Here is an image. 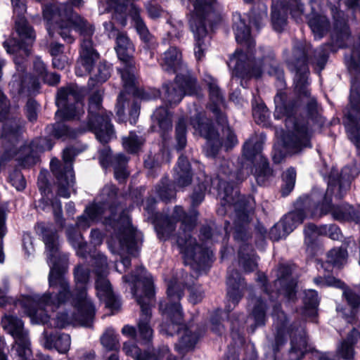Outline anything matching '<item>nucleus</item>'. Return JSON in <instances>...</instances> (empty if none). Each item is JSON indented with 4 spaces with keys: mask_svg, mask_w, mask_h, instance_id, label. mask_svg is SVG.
Masks as SVG:
<instances>
[{
    "mask_svg": "<svg viewBox=\"0 0 360 360\" xmlns=\"http://www.w3.org/2000/svg\"><path fill=\"white\" fill-rule=\"evenodd\" d=\"M43 241L46 246L47 262L51 268L49 275V286L58 288V292L55 297L50 293H44L41 296L34 295L32 297L25 299L22 303L27 308V315L33 319H35L37 323L45 324L49 322L51 327L62 328L75 322L85 327L91 326L95 314L89 320L88 306L76 299L74 304L77 311V314L70 316L67 313H60L56 318L51 319L46 314L49 309L54 311L60 304L68 300L71 296V292L67 279L58 267L57 261L60 254L57 233L51 230H45L43 233Z\"/></svg>",
    "mask_w": 360,
    "mask_h": 360,
    "instance_id": "f257e3e1",
    "label": "nucleus"
},
{
    "mask_svg": "<svg viewBox=\"0 0 360 360\" xmlns=\"http://www.w3.org/2000/svg\"><path fill=\"white\" fill-rule=\"evenodd\" d=\"M44 19L46 21L49 35L53 37L58 33L68 43L74 41L71 30L74 27L82 36L80 59L76 68V74L82 76L89 73L94 63L98 58V53L93 48L91 37L94 34L91 25L73 13L72 7L68 4L46 5L43 8Z\"/></svg>",
    "mask_w": 360,
    "mask_h": 360,
    "instance_id": "f03ea898",
    "label": "nucleus"
},
{
    "mask_svg": "<svg viewBox=\"0 0 360 360\" xmlns=\"http://www.w3.org/2000/svg\"><path fill=\"white\" fill-rule=\"evenodd\" d=\"M117 196V188L113 185H106L101 191V201L86 207L84 213L77 218V226L83 230L87 229L94 221L99 220L108 207L112 215L110 220L114 229L115 238L117 245L125 250L129 254L136 256L139 251V245L136 241V231L131 226L129 217L122 213L119 219L115 220L112 204ZM115 245L109 242V248L115 252Z\"/></svg>",
    "mask_w": 360,
    "mask_h": 360,
    "instance_id": "7ed1b4c3",
    "label": "nucleus"
},
{
    "mask_svg": "<svg viewBox=\"0 0 360 360\" xmlns=\"http://www.w3.org/2000/svg\"><path fill=\"white\" fill-rule=\"evenodd\" d=\"M352 176L350 169L344 167L338 179L330 176L328 186L326 190L323 202L320 210L314 207V211L311 212V218L321 217L330 213L333 219L340 221H353L356 223L360 221V209H354L348 204L333 206L331 204L332 198L341 199L350 186Z\"/></svg>",
    "mask_w": 360,
    "mask_h": 360,
    "instance_id": "20e7f679",
    "label": "nucleus"
},
{
    "mask_svg": "<svg viewBox=\"0 0 360 360\" xmlns=\"http://www.w3.org/2000/svg\"><path fill=\"white\" fill-rule=\"evenodd\" d=\"M21 125L15 120L7 121L4 127L1 141L4 148L2 160L6 161L18 155V160L25 167L35 165L38 161L37 152L51 150L49 141L45 139L32 141L28 146L21 147L17 152V145L20 142Z\"/></svg>",
    "mask_w": 360,
    "mask_h": 360,
    "instance_id": "39448f33",
    "label": "nucleus"
},
{
    "mask_svg": "<svg viewBox=\"0 0 360 360\" xmlns=\"http://www.w3.org/2000/svg\"><path fill=\"white\" fill-rule=\"evenodd\" d=\"M274 117L276 119L286 117L285 120L287 128L286 134L283 138L285 147L291 153L300 152L303 148L309 147L310 134L306 122L293 116L294 105L286 103V96L278 94L274 98Z\"/></svg>",
    "mask_w": 360,
    "mask_h": 360,
    "instance_id": "423d86ee",
    "label": "nucleus"
},
{
    "mask_svg": "<svg viewBox=\"0 0 360 360\" xmlns=\"http://www.w3.org/2000/svg\"><path fill=\"white\" fill-rule=\"evenodd\" d=\"M122 279L126 283H135L131 291L141 307L139 333L142 339L149 341L153 336V329L149 324L151 318L150 305L155 297L153 278L144 267L141 266L136 270L131 278L124 276Z\"/></svg>",
    "mask_w": 360,
    "mask_h": 360,
    "instance_id": "0eeeda50",
    "label": "nucleus"
},
{
    "mask_svg": "<svg viewBox=\"0 0 360 360\" xmlns=\"http://www.w3.org/2000/svg\"><path fill=\"white\" fill-rule=\"evenodd\" d=\"M293 55L296 66L295 89L302 96V101L307 104L309 110L313 112L316 108V102L314 98H309L310 94L307 88L308 69L306 63L311 58V62L321 70L326 63L327 56L322 49L312 51L310 45L303 42H299L295 46Z\"/></svg>",
    "mask_w": 360,
    "mask_h": 360,
    "instance_id": "6e6552de",
    "label": "nucleus"
},
{
    "mask_svg": "<svg viewBox=\"0 0 360 360\" xmlns=\"http://www.w3.org/2000/svg\"><path fill=\"white\" fill-rule=\"evenodd\" d=\"M194 6V13L190 20L191 29L194 34L195 56L198 60L204 57V51L210 44L205 22L212 26V18L216 14L212 11L211 4L214 0H189Z\"/></svg>",
    "mask_w": 360,
    "mask_h": 360,
    "instance_id": "1a4fd4ad",
    "label": "nucleus"
},
{
    "mask_svg": "<svg viewBox=\"0 0 360 360\" xmlns=\"http://www.w3.org/2000/svg\"><path fill=\"white\" fill-rule=\"evenodd\" d=\"M116 39V51L122 62V67L118 69L124 89L131 91L134 95L144 99H149V96L142 89L136 87V67L132 58L134 46L129 39L123 33H118Z\"/></svg>",
    "mask_w": 360,
    "mask_h": 360,
    "instance_id": "9d476101",
    "label": "nucleus"
},
{
    "mask_svg": "<svg viewBox=\"0 0 360 360\" xmlns=\"http://www.w3.org/2000/svg\"><path fill=\"white\" fill-rule=\"evenodd\" d=\"M14 13L18 15L15 21V30L20 40L11 37L3 43V46L6 52L14 54L22 52L28 56L31 52V46L35 41V33L33 29L27 24L24 18L26 12V6L23 0H11Z\"/></svg>",
    "mask_w": 360,
    "mask_h": 360,
    "instance_id": "9b49d317",
    "label": "nucleus"
},
{
    "mask_svg": "<svg viewBox=\"0 0 360 360\" xmlns=\"http://www.w3.org/2000/svg\"><path fill=\"white\" fill-rule=\"evenodd\" d=\"M192 124L195 129L207 139L205 152L208 157H215L222 146H224L226 150H228L234 147L238 143L235 134L229 127L224 129L223 134L225 136V139L223 142H221L217 132L212 126L211 121L205 117L197 116L193 120Z\"/></svg>",
    "mask_w": 360,
    "mask_h": 360,
    "instance_id": "f8f14e48",
    "label": "nucleus"
},
{
    "mask_svg": "<svg viewBox=\"0 0 360 360\" xmlns=\"http://www.w3.org/2000/svg\"><path fill=\"white\" fill-rule=\"evenodd\" d=\"M167 294L168 302L159 304V309L166 319V322L161 325V330L173 336L180 331V286L177 278L168 281Z\"/></svg>",
    "mask_w": 360,
    "mask_h": 360,
    "instance_id": "ddd939ff",
    "label": "nucleus"
},
{
    "mask_svg": "<svg viewBox=\"0 0 360 360\" xmlns=\"http://www.w3.org/2000/svg\"><path fill=\"white\" fill-rule=\"evenodd\" d=\"M102 92L96 91L89 98L87 127L94 131L101 143H107L113 134L110 124V112H107L101 106Z\"/></svg>",
    "mask_w": 360,
    "mask_h": 360,
    "instance_id": "4468645a",
    "label": "nucleus"
},
{
    "mask_svg": "<svg viewBox=\"0 0 360 360\" xmlns=\"http://www.w3.org/2000/svg\"><path fill=\"white\" fill-rule=\"evenodd\" d=\"M75 155L74 149L68 148L63 150V165L56 158H53L51 160V170L56 178L57 195L60 197L68 198L70 196V188L75 184V175L72 165Z\"/></svg>",
    "mask_w": 360,
    "mask_h": 360,
    "instance_id": "2eb2a0df",
    "label": "nucleus"
},
{
    "mask_svg": "<svg viewBox=\"0 0 360 360\" xmlns=\"http://www.w3.org/2000/svg\"><path fill=\"white\" fill-rule=\"evenodd\" d=\"M252 48L247 49L245 52L237 50L230 58L228 65L233 75L243 79L258 78L261 76L262 70L260 65L264 58H260L258 52H256L257 56H255Z\"/></svg>",
    "mask_w": 360,
    "mask_h": 360,
    "instance_id": "dca6fc26",
    "label": "nucleus"
},
{
    "mask_svg": "<svg viewBox=\"0 0 360 360\" xmlns=\"http://www.w3.org/2000/svg\"><path fill=\"white\" fill-rule=\"evenodd\" d=\"M344 113L348 136L360 154V82L352 81L349 103Z\"/></svg>",
    "mask_w": 360,
    "mask_h": 360,
    "instance_id": "f3484780",
    "label": "nucleus"
},
{
    "mask_svg": "<svg viewBox=\"0 0 360 360\" xmlns=\"http://www.w3.org/2000/svg\"><path fill=\"white\" fill-rule=\"evenodd\" d=\"M92 262L96 275L95 285L98 297L101 300L105 302L107 307L118 309L120 302L113 293L109 280L106 278L108 274L106 257L103 254L98 253L93 257Z\"/></svg>",
    "mask_w": 360,
    "mask_h": 360,
    "instance_id": "a211bd4d",
    "label": "nucleus"
},
{
    "mask_svg": "<svg viewBox=\"0 0 360 360\" xmlns=\"http://www.w3.org/2000/svg\"><path fill=\"white\" fill-rule=\"evenodd\" d=\"M1 325L15 340L13 347H15L18 360H28L31 354L30 342L23 322L17 316L6 315L1 319Z\"/></svg>",
    "mask_w": 360,
    "mask_h": 360,
    "instance_id": "6ab92c4d",
    "label": "nucleus"
},
{
    "mask_svg": "<svg viewBox=\"0 0 360 360\" xmlns=\"http://www.w3.org/2000/svg\"><path fill=\"white\" fill-rule=\"evenodd\" d=\"M56 104L58 114L67 120L78 119L84 112L82 96L77 88L72 86L60 88L57 94Z\"/></svg>",
    "mask_w": 360,
    "mask_h": 360,
    "instance_id": "aec40b11",
    "label": "nucleus"
},
{
    "mask_svg": "<svg viewBox=\"0 0 360 360\" xmlns=\"http://www.w3.org/2000/svg\"><path fill=\"white\" fill-rule=\"evenodd\" d=\"M262 143L257 138H251L243 146V156L251 161L255 167V175L259 184H263L273 175L266 159L262 154Z\"/></svg>",
    "mask_w": 360,
    "mask_h": 360,
    "instance_id": "412c9836",
    "label": "nucleus"
},
{
    "mask_svg": "<svg viewBox=\"0 0 360 360\" xmlns=\"http://www.w3.org/2000/svg\"><path fill=\"white\" fill-rule=\"evenodd\" d=\"M302 203L304 204L302 209H297L295 211L291 212L286 214L280 221L276 223L272 227V235L275 238H278L280 235H276V229H283V235H288L299 224H302L303 221L308 217H311V212L314 211L315 204L310 203V199L308 197L300 199L297 202V207Z\"/></svg>",
    "mask_w": 360,
    "mask_h": 360,
    "instance_id": "4be33fe9",
    "label": "nucleus"
},
{
    "mask_svg": "<svg viewBox=\"0 0 360 360\" xmlns=\"http://www.w3.org/2000/svg\"><path fill=\"white\" fill-rule=\"evenodd\" d=\"M208 257V252L198 245L193 238H188L181 244V259L185 265H189L193 269H200L207 261Z\"/></svg>",
    "mask_w": 360,
    "mask_h": 360,
    "instance_id": "5701e85b",
    "label": "nucleus"
},
{
    "mask_svg": "<svg viewBox=\"0 0 360 360\" xmlns=\"http://www.w3.org/2000/svg\"><path fill=\"white\" fill-rule=\"evenodd\" d=\"M99 160L103 167L111 165L114 168L115 177L119 181H124L129 176V172L127 169L128 158L123 154L119 153L111 155L109 148H104L99 153Z\"/></svg>",
    "mask_w": 360,
    "mask_h": 360,
    "instance_id": "b1692460",
    "label": "nucleus"
},
{
    "mask_svg": "<svg viewBox=\"0 0 360 360\" xmlns=\"http://www.w3.org/2000/svg\"><path fill=\"white\" fill-rule=\"evenodd\" d=\"M90 270L89 267L78 265L74 269V278L78 291L75 299L78 300L88 306L87 319L89 320L95 314V307L86 292V285L89 280Z\"/></svg>",
    "mask_w": 360,
    "mask_h": 360,
    "instance_id": "393cba45",
    "label": "nucleus"
},
{
    "mask_svg": "<svg viewBox=\"0 0 360 360\" xmlns=\"http://www.w3.org/2000/svg\"><path fill=\"white\" fill-rule=\"evenodd\" d=\"M136 87L139 89H142L144 92H146L150 97V99L152 98V96L150 95L149 93L146 92L144 89L142 88H139L138 86V80L136 79ZM123 88H124L123 86ZM124 91H122L118 96L117 98V103L116 105L117 108V115L121 118L124 115L125 112V108H129V121L131 124H135L136 122V120L138 119L139 115V110H140V105L135 101H133L132 102H130L129 98H128L127 94H132L134 96L138 98L137 96L134 95L131 91H129L124 89ZM139 98L142 99V98L139 97ZM143 100H145L143 98Z\"/></svg>",
    "mask_w": 360,
    "mask_h": 360,
    "instance_id": "a878e982",
    "label": "nucleus"
},
{
    "mask_svg": "<svg viewBox=\"0 0 360 360\" xmlns=\"http://www.w3.org/2000/svg\"><path fill=\"white\" fill-rule=\"evenodd\" d=\"M291 337L290 348L288 352V360H300L304 353L309 350L304 329L302 327L290 330Z\"/></svg>",
    "mask_w": 360,
    "mask_h": 360,
    "instance_id": "bb28decb",
    "label": "nucleus"
},
{
    "mask_svg": "<svg viewBox=\"0 0 360 360\" xmlns=\"http://www.w3.org/2000/svg\"><path fill=\"white\" fill-rule=\"evenodd\" d=\"M37 184L41 193L44 195L41 203L44 205L43 209L45 210L46 207H51L52 208L54 217L58 221L63 219V210L60 200L57 198L54 197L50 198L48 196L49 193V187L48 180L46 176V174L41 172L38 177Z\"/></svg>",
    "mask_w": 360,
    "mask_h": 360,
    "instance_id": "cd10ccee",
    "label": "nucleus"
},
{
    "mask_svg": "<svg viewBox=\"0 0 360 360\" xmlns=\"http://www.w3.org/2000/svg\"><path fill=\"white\" fill-rule=\"evenodd\" d=\"M331 12L334 19L332 38L338 46L342 47L345 45V41L349 39L350 32L343 12L335 7L331 8Z\"/></svg>",
    "mask_w": 360,
    "mask_h": 360,
    "instance_id": "c85d7f7f",
    "label": "nucleus"
},
{
    "mask_svg": "<svg viewBox=\"0 0 360 360\" xmlns=\"http://www.w3.org/2000/svg\"><path fill=\"white\" fill-rule=\"evenodd\" d=\"M41 342L46 349H56L58 352L65 354L70 347L71 340L68 334L53 333L44 330L42 334Z\"/></svg>",
    "mask_w": 360,
    "mask_h": 360,
    "instance_id": "c756f323",
    "label": "nucleus"
},
{
    "mask_svg": "<svg viewBox=\"0 0 360 360\" xmlns=\"http://www.w3.org/2000/svg\"><path fill=\"white\" fill-rule=\"evenodd\" d=\"M310 0L311 13L309 16V25L315 37L321 38L328 30L329 22L326 18L319 13V0Z\"/></svg>",
    "mask_w": 360,
    "mask_h": 360,
    "instance_id": "7c9ffc66",
    "label": "nucleus"
},
{
    "mask_svg": "<svg viewBox=\"0 0 360 360\" xmlns=\"http://www.w3.org/2000/svg\"><path fill=\"white\" fill-rule=\"evenodd\" d=\"M210 90V98L212 103L210 105V109L214 114L217 122L222 125L226 124V116L220 112L219 108L224 103L223 96L220 91L219 88L216 84L215 81L210 79L208 83Z\"/></svg>",
    "mask_w": 360,
    "mask_h": 360,
    "instance_id": "2f4dec72",
    "label": "nucleus"
},
{
    "mask_svg": "<svg viewBox=\"0 0 360 360\" xmlns=\"http://www.w3.org/2000/svg\"><path fill=\"white\" fill-rule=\"evenodd\" d=\"M180 220V210L178 206L174 207L172 215L162 218L156 224L155 230L160 238L166 240L172 234L176 224Z\"/></svg>",
    "mask_w": 360,
    "mask_h": 360,
    "instance_id": "473e14b6",
    "label": "nucleus"
},
{
    "mask_svg": "<svg viewBox=\"0 0 360 360\" xmlns=\"http://www.w3.org/2000/svg\"><path fill=\"white\" fill-rule=\"evenodd\" d=\"M343 296L345 297L349 307H337V311L346 322L353 323L355 321V310L359 304V296L349 289L343 291Z\"/></svg>",
    "mask_w": 360,
    "mask_h": 360,
    "instance_id": "72a5a7b5",
    "label": "nucleus"
},
{
    "mask_svg": "<svg viewBox=\"0 0 360 360\" xmlns=\"http://www.w3.org/2000/svg\"><path fill=\"white\" fill-rule=\"evenodd\" d=\"M360 340V333L353 328L347 339L341 341L337 347V354L345 360H352L354 356V345Z\"/></svg>",
    "mask_w": 360,
    "mask_h": 360,
    "instance_id": "f704fd0d",
    "label": "nucleus"
},
{
    "mask_svg": "<svg viewBox=\"0 0 360 360\" xmlns=\"http://www.w3.org/2000/svg\"><path fill=\"white\" fill-rule=\"evenodd\" d=\"M160 65L163 70L169 74H176L180 65L179 51L176 47L169 48L162 54Z\"/></svg>",
    "mask_w": 360,
    "mask_h": 360,
    "instance_id": "c9c22d12",
    "label": "nucleus"
},
{
    "mask_svg": "<svg viewBox=\"0 0 360 360\" xmlns=\"http://www.w3.org/2000/svg\"><path fill=\"white\" fill-rule=\"evenodd\" d=\"M274 327L276 330L275 341L276 346L281 345L285 340L286 316L280 309V306H275L273 312Z\"/></svg>",
    "mask_w": 360,
    "mask_h": 360,
    "instance_id": "e433bc0d",
    "label": "nucleus"
},
{
    "mask_svg": "<svg viewBox=\"0 0 360 360\" xmlns=\"http://www.w3.org/2000/svg\"><path fill=\"white\" fill-rule=\"evenodd\" d=\"M287 5L285 2H277L273 5L271 24L277 32H281L287 23Z\"/></svg>",
    "mask_w": 360,
    "mask_h": 360,
    "instance_id": "4c0bfd02",
    "label": "nucleus"
},
{
    "mask_svg": "<svg viewBox=\"0 0 360 360\" xmlns=\"http://www.w3.org/2000/svg\"><path fill=\"white\" fill-rule=\"evenodd\" d=\"M173 112L165 107L157 108L153 115L154 122H156L162 133H165L172 129Z\"/></svg>",
    "mask_w": 360,
    "mask_h": 360,
    "instance_id": "58836bf2",
    "label": "nucleus"
},
{
    "mask_svg": "<svg viewBox=\"0 0 360 360\" xmlns=\"http://www.w3.org/2000/svg\"><path fill=\"white\" fill-rule=\"evenodd\" d=\"M233 30L236 41L240 44H244L246 50L254 47L255 42L251 38L250 29L240 16L235 20Z\"/></svg>",
    "mask_w": 360,
    "mask_h": 360,
    "instance_id": "ea45409f",
    "label": "nucleus"
},
{
    "mask_svg": "<svg viewBox=\"0 0 360 360\" xmlns=\"http://www.w3.org/2000/svg\"><path fill=\"white\" fill-rule=\"evenodd\" d=\"M238 261L247 272L252 271L257 268L256 256L252 248L248 244H242L238 252Z\"/></svg>",
    "mask_w": 360,
    "mask_h": 360,
    "instance_id": "a19ab883",
    "label": "nucleus"
},
{
    "mask_svg": "<svg viewBox=\"0 0 360 360\" xmlns=\"http://www.w3.org/2000/svg\"><path fill=\"white\" fill-rule=\"evenodd\" d=\"M14 62L18 72L13 76L11 81L9 82V87L13 95H18L23 91L26 77L24 75L25 67L22 65V61L15 57Z\"/></svg>",
    "mask_w": 360,
    "mask_h": 360,
    "instance_id": "79ce46f5",
    "label": "nucleus"
},
{
    "mask_svg": "<svg viewBox=\"0 0 360 360\" xmlns=\"http://www.w3.org/2000/svg\"><path fill=\"white\" fill-rule=\"evenodd\" d=\"M141 9L134 4H131L129 14L134 22V26L141 38L145 42H150L152 35L150 34L145 22L140 15Z\"/></svg>",
    "mask_w": 360,
    "mask_h": 360,
    "instance_id": "37998d69",
    "label": "nucleus"
},
{
    "mask_svg": "<svg viewBox=\"0 0 360 360\" xmlns=\"http://www.w3.org/2000/svg\"><path fill=\"white\" fill-rule=\"evenodd\" d=\"M157 193L162 200L165 202H172L176 197V183L169 181L167 178L162 179Z\"/></svg>",
    "mask_w": 360,
    "mask_h": 360,
    "instance_id": "c03bdc74",
    "label": "nucleus"
},
{
    "mask_svg": "<svg viewBox=\"0 0 360 360\" xmlns=\"http://www.w3.org/2000/svg\"><path fill=\"white\" fill-rule=\"evenodd\" d=\"M165 101L169 103L170 106L176 105L180 101V80L176 74L174 79L172 82L165 84Z\"/></svg>",
    "mask_w": 360,
    "mask_h": 360,
    "instance_id": "a18cd8bd",
    "label": "nucleus"
},
{
    "mask_svg": "<svg viewBox=\"0 0 360 360\" xmlns=\"http://www.w3.org/2000/svg\"><path fill=\"white\" fill-rule=\"evenodd\" d=\"M67 235L69 241L76 249L77 255L81 257H85L87 254V245L84 241L82 235L76 232L73 227H68Z\"/></svg>",
    "mask_w": 360,
    "mask_h": 360,
    "instance_id": "49530a36",
    "label": "nucleus"
},
{
    "mask_svg": "<svg viewBox=\"0 0 360 360\" xmlns=\"http://www.w3.org/2000/svg\"><path fill=\"white\" fill-rule=\"evenodd\" d=\"M250 304L252 306V315L256 326H262L265 321V306L259 297H252Z\"/></svg>",
    "mask_w": 360,
    "mask_h": 360,
    "instance_id": "de8ad7c7",
    "label": "nucleus"
},
{
    "mask_svg": "<svg viewBox=\"0 0 360 360\" xmlns=\"http://www.w3.org/2000/svg\"><path fill=\"white\" fill-rule=\"evenodd\" d=\"M347 257L348 254L345 248H333L327 254V262L334 266L340 267L347 262Z\"/></svg>",
    "mask_w": 360,
    "mask_h": 360,
    "instance_id": "09e8293b",
    "label": "nucleus"
},
{
    "mask_svg": "<svg viewBox=\"0 0 360 360\" xmlns=\"http://www.w3.org/2000/svg\"><path fill=\"white\" fill-rule=\"evenodd\" d=\"M186 74L181 78V96L197 94L198 86L196 80L186 68Z\"/></svg>",
    "mask_w": 360,
    "mask_h": 360,
    "instance_id": "8fccbe9b",
    "label": "nucleus"
},
{
    "mask_svg": "<svg viewBox=\"0 0 360 360\" xmlns=\"http://www.w3.org/2000/svg\"><path fill=\"white\" fill-rule=\"evenodd\" d=\"M111 67L105 63H100L97 67V72L94 75V77H91L88 83L89 86H94L96 83L105 82L110 76Z\"/></svg>",
    "mask_w": 360,
    "mask_h": 360,
    "instance_id": "3c124183",
    "label": "nucleus"
},
{
    "mask_svg": "<svg viewBox=\"0 0 360 360\" xmlns=\"http://www.w3.org/2000/svg\"><path fill=\"white\" fill-rule=\"evenodd\" d=\"M101 342L107 350H116L119 348V341L112 328H108L101 337Z\"/></svg>",
    "mask_w": 360,
    "mask_h": 360,
    "instance_id": "603ef678",
    "label": "nucleus"
},
{
    "mask_svg": "<svg viewBox=\"0 0 360 360\" xmlns=\"http://www.w3.org/2000/svg\"><path fill=\"white\" fill-rule=\"evenodd\" d=\"M360 61V33L359 36V42L354 47L351 55L345 57L346 65L350 72L355 71L360 74L359 71V63Z\"/></svg>",
    "mask_w": 360,
    "mask_h": 360,
    "instance_id": "864d4df0",
    "label": "nucleus"
},
{
    "mask_svg": "<svg viewBox=\"0 0 360 360\" xmlns=\"http://www.w3.org/2000/svg\"><path fill=\"white\" fill-rule=\"evenodd\" d=\"M143 143V139L132 132L127 137L123 139V146L130 153H136Z\"/></svg>",
    "mask_w": 360,
    "mask_h": 360,
    "instance_id": "5fc2aeb1",
    "label": "nucleus"
},
{
    "mask_svg": "<svg viewBox=\"0 0 360 360\" xmlns=\"http://www.w3.org/2000/svg\"><path fill=\"white\" fill-rule=\"evenodd\" d=\"M236 278H237L234 277L232 274L229 273L227 283L229 287L227 293L229 300L231 301L233 304L238 303L241 297V294L238 288L236 287V285L237 284Z\"/></svg>",
    "mask_w": 360,
    "mask_h": 360,
    "instance_id": "6e6d98bb",
    "label": "nucleus"
},
{
    "mask_svg": "<svg viewBox=\"0 0 360 360\" xmlns=\"http://www.w3.org/2000/svg\"><path fill=\"white\" fill-rule=\"evenodd\" d=\"M296 172L292 168L288 169L283 174L284 184L282 188L283 195H288L295 184Z\"/></svg>",
    "mask_w": 360,
    "mask_h": 360,
    "instance_id": "4d7b16f0",
    "label": "nucleus"
},
{
    "mask_svg": "<svg viewBox=\"0 0 360 360\" xmlns=\"http://www.w3.org/2000/svg\"><path fill=\"white\" fill-rule=\"evenodd\" d=\"M320 235L328 236L332 240H340L342 233L340 229L335 224H325L319 227Z\"/></svg>",
    "mask_w": 360,
    "mask_h": 360,
    "instance_id": "13d9d810",
    "label": "nucleus"
},
{
    "mask_svg": "<svg viewBox=\"0 0 360 360\" xmlns=\"http://www.w3.org/2000/svg\"><path fill=\"white\" fill-rule=\"evenodd\" d=\"M314 281L315 283L321 287L333 286L339 288H344V283L333 276H328L324 278L318 277L315 278Z\"/></svg>",
    "mask_w": 360,
    "mask_h": 360,
    "instance_id": "bf43d9fd",
    "label": "nucleus"
},
{
    "mask_svg": "<svg viewBox=\"0 0 360 360\" xmlns=\"http://www.w3.org/2000/svg\"><path fill=\"white\" fill-rule=\"evenodd\" d=\"M39 105L33 99H29L25 105L26 115L29 121L34 122L38 117Z\"/></svg>",
    "mask_w": 360,
    "mask_h": 360,
    "instance_id": "052dcab7",
    "label": "nucleus"
},
{
    "mask_svg": "<svg viewBox=\"0 0 360 360\" xmlns=\"http://www.w3.org/2000/svg\"><path fill=\"white\" fill-rule=\"evenodd\" d=\"M318 294L315 290H308L304 292V303L308 308L314 309L319 304Z\"/></svg>",
    "mask_w": 360,
    "mask_h": 360,
    "instance_id": "680f3d73",
    "label": "nucleus"
},
{
    "mask_svg": "<svg viewBox=\"0 0 360 360\" xmlns=\"http://www.w3.org/2000/svg\"><path fill=\"white\" fill-rule=\"evenodd\" d=\"M266 8H264L259 13L253 11L250 17V22L255 25L257 30L264 25V21L266 18Z\"/></svg>",
    "mask_w": 360,
    "mask_h": 360,
    "instance_id": "e2e57ef3",
    "label": "nucleus"
},
{
    "mask_svg": "<svg viewBox=\"0 0 360 360\" xmlns=\"http://www.w3.org/2000/svg\"><path fill=\"white\" fill-rule=\"evenodd\" d=\"M145 6L149 17L151 18H160L163 13V9L161 6L154 1H148L146 4Z\"/></svg>",
    "mask_w": 360,
    "mask_h": 360,
    "instance_id": "0e129e2a",
    "label": "nucleus"
},
{
    "mask_svg": "<svg viewBox=\"0 0 360 360\" xmlns=\"http://www.w3.org/2000/svg\"><path fill=\"white\" fill-rule=\"evenodd\" d=\"M53 127V134L57 138H64L72 136V131L63 123H56Z\"/></svg>",
    "mask_w": 360,
    "mask_h": 360,
    "instance_id": "69168bd1",
    "label": "nucleus"
},
{
    "mask_svg": "<svg viewBox=\"0 0 360 360\" xmlns=\"http://www.w3.org/2000/svg\"><path fill=\"white\" fill-rule=\"evenodd\" d=\"M289 4L292 17L297 20L303 14V4L300 2V0H290Z\"/></svg>",
    "mask_w": 360,
    "mask_h": 360,
    "instance_id": "338daca9",
    "label": "nucleus"
},
{
    "mask_svg": "<svg viewBox=\"0 0 360 360\" xmlns=\"http://www.w3.org/2000/svg\"><path fill=\"white\" fill-rule=\"evenodd\" d=\"M11 184L18 190L21 191L25 188L26 182L20 172H15L10 176Z\"/></svg>",
    "mask_w": 360,
    "mask_h": 360,
    "instance_id": "774afa93",
    "label": "nucleus"
}]
</instances>
